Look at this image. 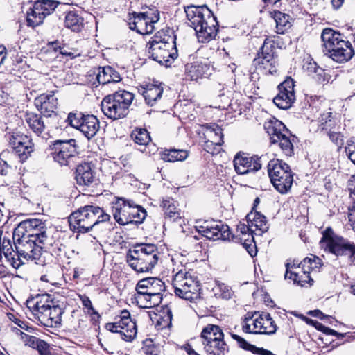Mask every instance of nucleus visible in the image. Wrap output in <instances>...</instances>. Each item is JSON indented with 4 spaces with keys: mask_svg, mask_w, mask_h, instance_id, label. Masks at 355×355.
Returning a JSON list of instances; mask_svg holds the SVG:
<instances>
[{
    "mask_svg": "<svg viewBox=\"0 0 355 355\" xmlns=\"http://www.w3.org/2000/svg\"><path fill=\"white\" fill-rule=\"evenodd\" d=\"M86 115L81 112L69 113L67 117L69 123L73 128L79 130L82 125V121L85 119Z\"/></svg>",
    "mask_w": 355,
    "mask_h": 355,
    "instance_id": "603ef678",
    "label": "nucleus"
},
{
    "mask_svg": "<svg viewBox=\"0 0 355 355\" xmlns=\"http://www.w3.org/2000/svg\"><path fill=\"white\" fill-rule=\"evenodd\" d=\"M63 313V309L59 304H56L55 302L53 301L50 315L51 318L50 320L51 327H58L61 324Z\"/></svg>",
    "mask_w": 355,
    "mask_h": 355,
    "instance_id": "49530a36",
    "label": "nucleus"
},
{
    "mask_svg": "<svg viewBox=\"0 0 355 355\" xmlns=\"http://www.w3.org/2000/svg\"><path fill=\"white\" fill-rule=\"evenodd\" d=\"M207 133L208 137L211 138L213 140L206 141L205 150L208 153H211L209 149V145L215 144L220 146L223 144V130L218 125L214 124L207 128Z\"/></svg>",
    "mask_w": 355,
    "mask_h": 355,
    "instance_id": "e433bc0d",
    "label": "nucleus"
},
{
    "mask_svg": "<svg viewBox=\"0 0 355 355\" xmlns=\"http://www.w3.org/2000/svg\"><path fill=\"white\" fill-rule=\"evenodd\" d=\"M188 157V152L184 150L169 149L165 150L162 155V159L165 162H174L183 161Z\"/></svg>",
    "mask_w": 355,
    "mask_h": 355,
    "instance_id": "37998d69",
    "label": "nucleus"
},
{
    "mask_svg": "<svg viewBox=\"0 0 355 355\" xmlns=\"http://www.w3.org/2000/svg\"><path fill=\"white\" fill-rule=\"evenodd\" d=\"M278 94L273 98L274 103L282 110L290 108L295 101L293 80L286 79L278 86Z\"/></svg>",
    "mask_w": 355,
    "mask_h": 355,
    "instance_id": "f3484780",
    "label": "nucleus"
},
{
    "mask_svg": "<svg viewBox=\"0 0 355 355\" xmlns=\"http://www.w3.org/2000/svg\"><path fill=\"white\" fill-rule=\"evenodd\" d=\"M160 207L164 211V218L170 222H178L182 218V211L178 207V202L172 198H163Z\"/></svg>",
    "mask_w": 355,
    "mask_h": 355,
    "instance_id": "5701e85b",
    "label": "nucleus"
},
{
    "mask_svg": "<svg viewBox=\"0 0 355 355\" xmlns=\"http://www.w3.org/2000/svg\"><path fill=\"white\" fill-rule=\"evenodd\" d=\"M266 161L265 155L250 157L237 154L234 159V166L238 174L245 175L258 171L261 169L263 162Z\"/></svg>",
    "mask_w": 355,
    "mask_h": 355,
    "instance_id": "2eb2a0df",
    "label": "nucleus"
},
{
    "mask_svg": "<svg viewBox=\"0 0 355 355\" xmlns=\"http://www.w3.org/2000/svg\"><path fill=\"white\" fill-rule=\"evenodd\" d=\"M110 216L100 207L85 205L69 217L70 227L78 233H86L101 223L109 221Z\"/></svg>",
    "mask_w": 355,
    "mask_h": 355,
    "instance_id": "7ed1b4c3",
    "label": "nucleus"
},
{
    "mask_svg": "<svg viewBox=\"0 0 355 355\" xmlns=\"http://www.w3.org/2000/svg\"><path fill=\"white\" fill-rule=\"evenodd\" d=\"M189 280H193L191 277L187 276V272L180 271L176 273L173 279V287L175 295H178V287L181 290H187L190 284Z\"/></svg>",
    "mask_w": 355,
    "mask_h": 355,
    "instance_id": "79ce46f5",
    "label": "nucleus"
},
{
    "mask_svg": "<svg viewBox=\"0 0 355 355\" xmlns=\"http://www.w3.org/2000/svg\"><path fill=\"white\" fill-rule=\"evenodd\" d=\"M218 287L220 291L221 292L220 296L223 298H225V299L230 298L232 293H231V290L229 288V286L225 285L224 284H220L218 285Z\"/></svg>",
    "mask_w": 355,
    "mask_h": 355,
    "instance_id": "774afa93",
    "label": "nucleus"
},
{
    "mask_svg": "<svg viewBox=\"0 0 355 355\" xmlns=\"http://www.w3.org/2000/svg\"><path fill=\"white\" fill-rule=\"evenodd\" d=\"M138 92L148 105L153 106L162 96L163 87L161 85L150 84L146 87L141 86L138 88Z\"/></svg>",
    "mask_w": 355,
    "mask_h": 355,
    "instance_id": "b1692460",
    "label": "nucleus"
},
{
    "mask_svg": "<svg viewBox=\"0 0 355 355\" xmlns=\"http://www.w3.org/2000/svg\"><path fill=\"white\" fill-rule=\"evenodd\" d=\"M204 349L208 355H225L229 349L223 338L205 343Z\"/></svg>",
    "mask_w": 355,
    "mask_h": 355,
    "instance_id": "2f4dec72",
    "label": "nucleus"
},
{
    "mask_svg": "<svg viewBox=\"0 0 355 355\" xmlns=\"http://www.w3.org/2000/svg\"><path fill=\"white\" fill-rule=\"evenodd\" d=\"M175 38H173L169 35H164V37H163V33H160V32H158L153 38H152V40L150 41L148 43V46H152L153 44V43H155L156 42H159V43H161V42H175Z\"/></svg>",
    "mask_w": 355,
    "mask_h": 355,
    "instance_id": "6e6d98bb",
    "label": "nucleus"
},
{
    "mask_svg": "<svg viewBox=\"0 0 355 355\" xmlns=\"http://www.w3.org/2000/svg\"><path fill=\"white\" fill-rule=\"evenodd\" d=\"M15 248L14 250L10 240H5L6 259L15 269L19 268L26 261L38 260L44 248L37 241L26 235L24 229L16 227L12 234Z\"/></svg>",
    "mask_w": 355,
    "mask_h": 355,
    "instance_id": "f257e3e1",
    "label": "nucleus"
},
{
    "mask_svg": "<svg viewBox=\"0 0 355 355\" xmlns=\"http://www.w3.org/2000/svg\"><path fill=\"white\" fill-rule=\"evenodd\" d=\"M340 236L337 235L334 233L333 229L328 227L322 232V237L320 241L321 247L324 248L327 245L331 243V241L335 240L336 238H338Z\"/></svg>",
    "mask_w": 355,
    "mask_h": 355,
    "instance_id": "8fccbe9b",
    "label": "nucleus"
},
{
    "mask_svg": "<svg viewBox=\"0 0 355 355\" xmlns=\"http://www.w3.org/2000/svg\"><path fill=\"white\" fill-rule=\"evenodd\" d=\"M53 300H50L49 295H43L40 297L28 299L26 301L27 307L33 313L35 317L46 327H51L50 320L51 309Z\"/></svg>",
    "mask_w": 355,
    "mask_h": 355,
    "instance_id": "f8f14e48",
    "label": "nucleus"
},
{
    "mask_svg": "<svg viewBox=\"0 0 355 355\" xmlns=\"http://www.w3.org/2000/svg\"><path fill=\"white\" fill-rule=\"evenodd\" d=\"M325 55L331 58L336 62H346L351 60L355 55L354 49L350 42L343 40L340 44H337L329 51L325 53Z\"/></svg>",
    "mask_w": 355,
    "mask_h": 355,
    "instance_id": "6ab92c4d",
    "label": "nucleus"
},
{
    "mask_svg": "<svg viewBox=\"0 0 355 355\" xmlns=\"http://www.w3.org/2000/svg\"><path fill=\"white\" fill-rule=\"evenodd\" d=\"M341 35L339 33L334 31L331 28H325L321 34V39L323 42L322 48L323 52L327 53L334 47L337 44L341 43L344 40L341 39Z\"/></svg>",
    "mask_w": 355,
    "mask_h": 355,
    "instance_id": "c85d7f7f",
    "label": "nucleus"
},
{
    "mask_svg": "<svg viewBox=\"0 0 355 355\" xmlns=\"http://www.w3.org/2000/svg\"><path fill=\"white\" fill-rule=\"evenodd\" d=\"M133 17L130 19L129 26L130 28L136 31L141 35L143 33L142 29L146 26L147 19L144 12H133Z\"/></svg>",
    "mask_w": 355,
    "mask_h": 355,
    "instance_id": "c03bdc74",
    "label": "nucleus"
},
{
    "mask_svg": "<svg viewBox=\"0 0 355 355\" xmlns=\"http://www.w3.org/2000/svg\"><path fill=\"white\" fill-rule=\"evenodd\" d=\"M144 13L146 15L147 21L151 22V24H155L159 19V13L157 10L153 11L150 10L149 11L144 12Z\"/></svg>",
    "mask_w": 355,
    "mask_h": 355,
    "instance_id": "e2e57ef3",
    "label": "nucleus"
},
{
    "mask_svg": "<svg viewBox=\"0 0 355 355\" xmlns=\"http://www.w3.org/2000/svg\"><path fill=\"white\" fill-rule=\"evenodd\" d=\"M231 336L237 342L239 346L245 350L250 351L252 353L258 355H272L271 351L266 349L263 347H257L254 345H251L244 338L237 334H231Z\"/></svg>",
    "mask_w": 355,
    "mask_h": 355,
    "instance_id": "f704fd0d",
    "label": "nucleus"
},
{
    "mask_svg": "<svg viewBox=\"0 0 355 355\" xmlns=\"http://www.w3.org/2000/svg\"><path fill=\"white\" fill-rule=\"evenodd\" d=\"M345 152L349 159L355 164V141L350 139L347 141Z\"/></svg>",
    "mask_w": 355,
    "mask_h": 355,
    "instance_id": "bf43d9fd",
    "label": "nucleus"
},
{
    "mask_svg": "<svg viewBox=\"0 0 355 355\" xmlns=\"http://www.w3.org/2000/svg\"><path fill=\"white\" fill-rule=\"evenodd\" d=\"M127 203H130V225L137 226L141 224L147 216L146 210L141 206L136 205L132 200H130V202H127Z\"/></svg>",
    "mask_w": 355,
    "mask_h": 355,
    "instance_id": "4c0bfd02",
    "label": "nucleus"
},
{
    "mask_svg": "<svg viewBox=\"0 0 355 355\" xmlns=\"http://www.w3.org/2000/svg\"><path fill=\"white\" fill-rule=\"evenodd\" d=\"M96 78L102 85L116 83L121 80L119 73L110 66L99 67Z\"/></svg>",
    "mask_w": 355,
    "mask_h": 355,
    "instance_id": "cd10ccee",
    "label": "nucleus"
},
{
    "mask_svg": "<svg viewBox=\"0 0 355 355\" xmlns=\"http://www.w3.org/2000/svg\"><path fill=\"white\" fill-rule=\"evenodd\" d=\"M207 69V66L198 62L187 64L185 65V73L187 79L197 80L202 78Z\"/></svg>",
    "mask_w": 355,
    "mask_h": 355,
    "instance_id": "c9c22d12",
    "label": "nucleus"
},
{
    "mask_svg": "<svg viewBox=\"0 0 355 355\" xmlns=\"http://www.w3.org/2000/svg\"><path fill=\"white\" fill-rule=\"evenodd\" d=\"M136 286L149 295L162 293L165 289L164 283L156 277L144 278Z\"/></svg>",
    "mask_w": 355,
    "mask_h": 355,
    "instance_id": "a878e982",
    "label": "nucleus"
},
{
    "mask_svg": "<svg viewBox=\"0 0 355 355\" xmlns=\"http://www.w3.org/2000/svg\"><path fill=\"white\" fill-rule=\"evenodd\" d=\"M135 95L126 90H119L103 98L101 110L109 119L117 120L125 117Z\"/></svg>",
    "mask_w": 355,
    "mask_h": 355,
    "instance_id": "39448f33",
    "label": "nucleus"
},
{
    "mask_svg": "<svg viewBox=\"0 0 355 355\" xmlns=\"http://www.w3.org/2000/svg\"><path fill=\"white\" fill-rule=\"evenodd\" d=\"M21 339L24 343V344L30 347L35 348L40 338L30 336L26 333L21 332Z\"/></svg>",
    "mask_w": 355,
    "mask_h": 355,
    "instance_id": "4d7b16f0",
    "label": "nucleus"
},
{
    "mask_svg": "<svg viewBox=\"0 0 355 355\" xmlns=\"http://www.w3.org/2000/svg\"><path fill=\"white\" fill-rule=\"evenodd\" d=\"M264 129L269 135L271 142L278 144L285 155L291 157L293 155L294 136L282 121L275 118L270 119L265 122Z\"/></svg>",
    "mask_w": 355,
    "mask_h": 355,
    "instance_id": "423d86ee",
    "label": "nucleus"
},
{
    "mask_svg": "<svg viewBox=\"0 0 355 355\" xmlns=\"http://www.w3.org/2000/svg\"><path fill=\"white\" fill-rule=\"evenodd\" d=\"M202 345L208 341H213L224 338V334L220 327L214 324H208L205 327L200 335Z\"/></svg>",
    "mask_w": 355,
    "mask_h": 355,
    "instance_id": "473e14b6",
    "label": "nucleus"
},
{
    "mask_svg": "<svg viewBox=\"0 0 355 355\" xmlns=\"http://www.w3.org/2000/svg\"><path fill=\"white\" fill-rule=\"evenodd\" d=\"M25 120L29 128L37 136H41L46 138L48 135L47 122L44 121L42 116L33 112L27 113L25 116Z\"/></svg>",
    "mask_w": 355,
    "mask_h": 355,
    "instance_id": "4be33fe9",
    "label": "nucleus"
},
{
    "mask_svg": "<svg viewBox=\"0 0 355 355\" xmlns=\"http://www.w3.org/2000/svg\"><path fill=\"white\" fill-rule=\"evenodd\" d=\"M130 200L118 198L112 207V215L115 220L121 225H130Z\"/></svg>",
    "mask_w": 355,
    "mask_h": 355,
    "instance_id": "aec40b11",
    "label": "nucleus"
},
{
    "mask_svg": "<svg viewBox=\"0 0 355 355\" xmlns=\"http://www.w3.org/2000/svg\"><path fill=\"white\" fill-rule=\"evenodd\" d=\"M105 329L110 332L119 334L125 341H132L137 332L136 323L131 319L130 313L127 310L121 312L119 322L105 324Z\"/></svg>",
    "mask_w": 355,
    "mask_h": 355,
    "instance_id": "1a4fd4ad",
    "label": "nucleus"
},
{
    "mask_svg": "<svg viewBox=\"0 0 355 355\" xmlns=\"http://www.w3.org/2000/svg\"><path fill=\"white\" fill-rule=\"evenodd\" d=\"M130 136L132 139L140 146H146L150 141L149 132L144 128L135 129Z\"/></svg>",
    "mask_w": 355,
    "mask_h": 355,
    "instance_id": "a18cd8bd",
    "label": "nucleus"
},
{
    "mask_svg": "<svg viewBox=\"0 0 355 355\" xmlns=\"http://www.w3.org/2000/svg\"><path fill=\"white\" fill-rule=\"evenodd\" d=\"M303 69L316 81L321 83L325 80L324 70L312 59L307 60L304 64Z\"/></svg>",
    "mask_w": 355,
    "mask_h": 355,
    "instance_id": "72a5a7b5",
    "label": "nucleus"
},
{
    "mask_svg": "<svg viewBox=\"0 0 355 355\" xmlns=\"http://www.w3.org/2000/svg\"><path fill=\"white\" fill-rule=\"evenodd\" d=\"M158 254L155 244L139 243L128 250L126 259L128 265L137 272H146L157 263Z\"/></svg>",
    "mask_w": 355,
    "mask_h": 355,
    "instance_id": "20e7f679",
    "label": "nucleus"
},
{
    "mask_svg": "<svg viewBox=\"0 0 355 355\" xmlns=\"http://www.w3.org/2000/svg\"><path fill=\"white\" fill-rule=\"evenodd\" d=\"M197 230L209 240H230L231 232L228 225L221 220H204L196 226Z\"/></svg>",
    "mask_w": 355,
    "mask_h": 355,
    "instance_id": "9b49d317",
    "label": "nucleus"
},
{
    "mask_svg": "<svg viewBox=\"0 0 355 355\" xmlns=\"http://www.w3.org/2000/svg\"><path fill=\"white\" fill-rule=\"evenodd\" d=\"M100 128L98 119L92 114H87L82 121V125L79 130L88 139L94 137Z\"/></svg>",
    "mask_w": 355,
    "mask_h": 355,
    "instance_id": "c756f323",
    "label": "nucleus"
},
{
    "mask_svg": "<svg viewBox=\"0 0 355 355\" xmlns=\"http://www.w3.org/2000/svg\"><path fill=\"white\" fill-rule=\"evenodd\" d=\"M263 320L262 322L263 330H261V334L271 335L276 332L277 325L272 319L270 315L268 313H263Z\"/></svg>",
    "mask_w": 355,
    "mask_h": 355,
    "instance_id": "de8ad7c7",
    "label": "nucleus"
},
{
    "mask_svg": "<svg viewBox=\"0 0 355 355\" xmlns=\"http://www.w3.org/2000/svg\"><path fill=\"white\" fill-rule=\"evenodd\" d=\"M80 300L83 306L88 309V313H90L92 315V318L94 320L99 319L100 315L94 309L92 302L89 297L86 295L80 296Z\"/></svg>",
    "mask_w": 355,
    "mask_h": 355,
    "instance_id": "5fc2aeb1",
    "label": "nucleus"
},
{
    "mask_svg": "<svg viewBox=\"0 0 355 355\" xmlns=\"http://www.w3.org/2000/svg\"><path fill=\"white\" fill-rule=\"evenodd\" d=\"M135 289L137 291L135 300L138 305L142 308H150L148 306L150 295L142 289H139L137 286Z\"/></svg>",
    "mask_w": 355,
    "mask_h": 355,
    "instance_id": "09e8293b",
    "label": "nucleus"
},
{
    "mask_svg": "<svg viewBox=\"0 0 355 355\" xmlns=\"http://www.w3.org/2000/svg\"><path fill=\"white\" fill-rule=\"evenodd\" d=\"M325 252L334 254L336 257L348 256L351 263H355V244L348 239L340 236L331 241V243L323 248Z\"/></svg>",
    "mask_w": 355,
    "mask_h": 355,
    "instance_id": "dca6fc26",
    "label": "nucleus"
},
{
    "mask_svg": "<svg viewBox=\"0 0 355 355\" xmlns=\"http://www.w3.org/2000/svg\"><path fill=\"white\" fill-rule=\"evenodd\" d=\"M76 141L71 139L69 140H56L50 146L51 155L55 162L61 166H69L76 157L78 152Z\"/></svg>",
    "mask_w": 355,
    "mask_h": 355,
    "instance_id": "6e6552de",
    "label": "nucleus"
},
{
    "mask_svg": "<svg viewBox=\"0 0 355 355\" xmlns=\"http://www.w3.org/2000/svg\"><path fill=\"white\" fill-rule=\"evenodd\" d=\"M190 284L187 290H181L178 288V297L187 300L192 301L198 296L199 286L194 280H189Z\"/></svg>",
    "mask_w": 355,
    "mask_h": 355,
    "instance_id": "a19ab883",
    "label": "nucleus"
},
{
    "mask_svg": "<svg viewBox=\"0 0 355 355\" xmlns=\"http://www.w3.org/2000/svg\"><path fill=\"white\" fill-rule=\"evenodd\" d=\"M330 140L336 145L343 144V135L340 132L329 130L327 132Z\"/></svg>",
    "mask_w": 355,
    "mask_h": 355,
    "instance_id": "680f3d73",
    "label": "nucleus"
},
{
    "mask_svg": "<svg viewBox=\"0 0 355 355\" xmlns=\"http://www.w3.org/2000/svg\"><path fill=\"white\" fill-rule=\"evenodd\" d=\"M253 64L257 69L263 71V73L272 75L277 73V57L270 56L269 58L258 53L253 60Z\"/></svg>",
    "mask_w": 355,
    "mask_h": 355,
    "instance_id": "393cba45",
    "label": "nucleus"
},
{
    "mask_svg": "<svg viewBox=\"0 0 355 355\" xmlns=\"http://www.w3.org/2000/svg\"><path fill=\"white\" fill-rule=\"evenodd\" d=\"M54 92L42 94L35 98L34 104L44 117H51L55 114L58 107V98L55 97Z\"/></svg>",
    "mask_w": 355,
    "mask_h": 355,
    "instance_id": "a211bd4d",
    "label": "nucleus"
},
{
    "mask_svg": "<svg viewBox=\"0 0 355 355\" xmlns=\"http://www.w3.org/2000/svg\"><path fill=\"white\" fill-rule=\"evenodd\" d=\"M162 300V293L150 295L148 306H150V308L158 306Z\"/></svg>",
    "mask_w": 355,
    "mask_h": 355,
    "instance_id": "0e129e2a",
    "label": "nucleus"
},
{
    "mask_svg": "<svg viewBox=\"0 0 355 355\" xmlns=\"http://www.w3.org/2000/svg\"><path fill=\"white\" fill-rule=\"evenodd\" d=\"M184 11L189 24L195 30L200 42H208L216 36L218 22L206 5L188 6L184 7Z\"/></svg>",
    "mask_w": 355,
    "mask_h": 355,
    "instance_id": "f03ea898",
    "label": "nucleus"
},
{
    "mask_svg": "<svg viewBox=\"0 0 355 355\" xmlns=\"http://www.w3.org/2000/svg\"><path fill=\"white\" fill-rule=\"evenodd\" d=\"M40 3L35 2L33 8L27 12L26 21L29 26L35 27L40 25L46 17Z\"/></svg>",
    "mask_w": 355,
    "mask_h": 355,
    "instance_id": "7c9ffc66",
    "label": "nucleus"
},
{
    "mask_svg": "<svg viewBox=\"0 0 355 355\" xmlns=\"http://www.w3.org/2000/svg\"><path fill=\"white\" fill-rule=\"evenodd\" d=\"M35 2L40 3V7L42 8V10L46 16L55 10L59 4V2L55 0H38Z\"/></svg>",
    "mask_w": 355,
    "mask_h": 355,
    "instance_id": "864d4df0",
    "label": "nucleus"
},
{
    "mask_svg": "<svg viewBox=\"0 0 355 355\" xmlns=\"http://www.w3.org/2000/svg\"><path fill=\"white\" fill-rule=\"evenodd\" d=\"M17 227L19 229H24L26 235L37 241L42 245L48 244V229L46 223L42 220L27 219L21 222Z\"/></svg>",
    "mask_w": 355,
    "mask_h": 355,
    "instance_id": "ddd939ff",
    "label": "nucleus"
},
{
    "mask_svg": "<svg viewBox=\"0 0 355 355\" xmlns=\"http://www.w3.org/2000/svg\"><path fill=\"white\" fill-rule=\"evenodd\" d=\"M268 173L275 189L282 194L287 193L293 183V173L290 166L279 159L270 160Z\"/></svg>",
    "mask_w": 355,
    "mask_h": 355,
    "instance_id": "0eeeda50",
    "label": "nucleus"
},
{
    "mask_svg": "<svg viewBox=\"0 0 355 355\" xmlns=\"http://www.w3.org/2000/svg\"><path fill=\"white\" fill-rule=\"evenodd\" d=\"M34 349L38 351L40 355H49L51 354L49 345L41 339L39 340Z\"/></svg>",
    "mask_w": 355,
    "mask_h": 355,
    "instance_id": "13d9d810",
    "label": "nucleus"
},
{
    "mask_svg": "<svg viewBox=\"0 0 355 355\" xmlns=\"http://www.w3.org/2000/svg\"><path fill=\"white\" fill-rule=\"evenodd\" d=\"M76 183L80 186H91L96 180L95 172L87 162L80 164L75 171Z\"/></svg>",
    "mask_w": 355,
    "mask_h": 355,
    "instance_id": "412c9836",
    "label": "nucleus"
},
{
    "mask_svg": "<svg viewBox=\"0 0 355 355\" xmlns=\"http://www.w3.org/2000/svg\"><path fill=\"white\" fill-rule=\"evenodd\" d=\"M3 157H5V154L1 153L0 155V173L2 175H6L8 173L10 166L8 164L7 162L3 159Z\"/></svg>",
    "mask_w": 355,
    "mask_h": 355,
    "instance_id": "338daca9",
    "label": "nucleus"
},
{
    "mask_svg": "<svg viewBox=\"0 0 355 355\" xmlns=\"http://www.w3.org/2000/svg\"><path fill=\"white\" fill-rule=\"evenodd\" d=\"M258 53H260L261 55L268 56V58L277 57L275 53V44L272 41H268L266 40L261 48V51Z\"/></svg>",
    "mask_w": 355,
    "mask_h": 355,
    "instance_id": "3c124183",
    "label": "nucleus"
},
{
    "mask_svg": "<svg viewBox=\"0 0 355 355\" xmlns=\"http://www.w3.org/2000/svg\"><path fill=\"white\" fill-rule=\"evenodd\" d=\"M246 218L249 226L252 227L254 231L259 232V235L268 231V225L266 218L260 212L252 211L247 215Z\"/></svg>",
    "mask_w": 355,
    "mask_h": 355,
    "instance_id": "bb28decb",
    "label": "nucleus"
},
{
    "mask_svg": "<svg viewBox=\"0 0 355 355\" xmlns=\"http://www.w3.org/2000/svg\"><path fill=\"white\" fill-rule=\"evenodd\" d=\"M83 24V19L74 12L67 14L64 20L65 26L73 32L80 31Z\"/></svg>",
    "mask_w": 355,
    "mask_h": 355,
    "instance_id": "ea45409f",
    "label": "nucleus"
},
{
    "mask_svg": "<svg viewBox=\"0 0 355 355\" xmlns=\"http://www.w3.org/2000/svg\"><path fill=\"white\" fill-rule=\"evenodd\" d=\"M272 17L276 22L277 33L282 34L286 30L290 28V16L279 10L272 13Z\"/></svg>",
    "mask_w": 355,
    "mask_h": 355,
    "instance_id": "58836bf2",
    "label": "nucleus"
},
{
    "mask_svg": "<svg viewBox=\"0 0 355 355\" xmlns=\"http://www.w3.org/2000/svg\"><path fill=\"white\" fill-rule=\"evenodd\" d=\"M148 54L155 61L168 67L178 58V50L175 42H164L153 43L148 46Z\"/></svg>",
    "mask_w": 355,
    "mask_h": 355,
    "instance_id": "9d476101",
    "label": "nucleus"
},
{
    "mask_svg": "<svg viewBox=\"0 0 355 355\" xmlns=\"http://www.w3.org/2000/svg\"><path fill=\"white\" fill-rule=\"evenodd\" d=\"M263 320V313L259 315V316L254 320V323H253L254 331H253V334H261V330H263V325H262Z\"/></svg>",
    "mask_w": 355,
    "mask_h": 355,
    "instance_id": "69168bd1",
    "label": "nucleus"
},
{
    "mask_svg": "<svg viewBox=\"0 0 355 355\" xmlns=\"http://www.w3.org/2000/svg\"><path fill=\"white\" fill-rule=\"evenodd\" d=\"M8 142L21 162H24L34 150L32 140L26 135L13 132L8 135Z\"/></svg>",
    "mask_w": 355,
    "mask_h": 355,
    "instance_id": "4468645a",
    "label": "nucleus"
},
{
    "mask_svg": "<svg viewBox=\"0 0 355 355\" xmlns=\"http://www.w3.org/2000/svg\"><path fill=\"white\" fill-rule=\"evenodd\" d=\"M290 267H291V264L289 263H287L286 264V273H285V275H284L285 279H292L295 284H300L301 286H303V284H301V281L299 279L298 274L295 272L291 271L289 270Z\"/></svg>",
    "mask_w": 355,
    "mask_h": 355,
    "instance_id": "052dcab7",
    "label": "nucleus"
}]
</instances>
